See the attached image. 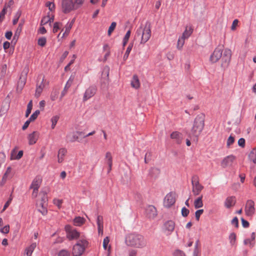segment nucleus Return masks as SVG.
<instances>
[{"instance_id":"obj_17","label":"nucleus","mask_w":256,"mask_h":256,"mask_svg":"<svg viewBox=\"0 0 256 256\" xmlns=\"http://www.w3.org/2000/svg\"><path fill=\"white\" fill-rule=\"evenodd\" d=\"M146 216L150 219H154L157 216L156 209L153 206H148L146 210Z\"/></svg>"},{"instance_id":"obj_36","label":"nucleus","mask_w":256,"mask_h":256,"mask_svg":"<svg viewBox=\"0 0 256 256\" xmlns=\"http://www.w3.org/2000/svg\"><path fill=\"white\" fill-rule=\"evenodd\" d=\"M54 21V16H52V17L50 16H44L42 20H41V24L42 25H44L46 24L48 22H51Z\"/></svg>"},{"instance_id":"obj_20","label":"nucleus","mask_w":256,"mask_h":256,"mask_svg":"<svg viewBox=\"0 0 256 256\" xmlns=\"http://www.w3.org/2000/svg\"><path fill=\"white\" fill-rule=\"evenodd\" d=\"M23 156V151L20 150L17 154V148H14L10 154V159L11 160H20Z\"/></svg>"},{"instance_id":"obj_53","label":"nucleus","mask_w":256,"mask_h":256,"mask_svg":"<svg viewBox=\"0 0 256 256\" xmlns=\"http://www.w3.org/2000/svg\"><path fill=\"white\" fill-rule=\"evenodd\" d=\"M70 86V84H68V82L67 84H66V85L64 89V90L62 92L60 98V99H62L65 96V94H66L67 90H68V88H69V87Z\"/></svg>"},{"instance_id":"obj_56","label":"nucleus","mask_w":256,"mask_h":256,"mask_svg":"<svg viewBox=\"0 0 256 256\" xmlns=\"http://www.w3.org/2000/svg\"><path fill=\"white\" fill-rule=\"evenodd\" d=\"M229 238L230 240V244L233 246L235 244L236 240V235L234 233H232L230 235Z\"/></svg>"},{"instance_id":"obj_1","label":"nucleus","mask_w":256,"mask_h":256,"mask_svg":"<svg viewBox=\"0 0 256 256\" xmlns=\"http://www.w3.org/2000/svg\"><path fill=\"white\" fill-rule=\"evenodd\" d=\"M125 242L128 246L142 248L146 246L147 242L144 236L136 233L128 234L125 239Z\"/></svg>"},{"instance_id":"obj_3","label":"nucleus","mask_w":256,"mask_h":256,"mask_svg":"<svg viewBox=\"0 0 256 256\" xmlns=\"http://www.w3.org/2000/svg\"><path fill=\"white\" fill-rule=\"evenodd\" d=\"M204 126V116L203 114L198 115L194 118L192 128V134L198 136L202 132Z\"/></svg>"},{"instance_id":"obj_41","label":"nucleus","mask_w":256,"mask_h":256,"mask_svg":"<svg viewBox=\"0 0 256 256\" xmlns=\"http://www.w3.org/2000/svg\"><path fill=\"white\" fill-rule=\"evenodd\" d=\"M58 94H59V91L58 90H53L50 94L51 100L52 101L56 100L58 97Z\"/></svg>"},{"instance_id":"obj_64","label":"nucleus","mask_w":256,"mask_h":256,"mask_svg":"<svg viewBox=\"0 0 256 256\" xmlns=\"http://www.w3.org/2000/svg\"><path fill=\"white\" fill-rule=\"evenodd\" d=\"M174 256H186V255L182 251L176 250L174 252Z\"/></svg>"},{"instance_id":"obj_44","label":"nucleus","mask_w":256,"mask_h":256,"mask_svg":"<svg viewBox=\"0 0 256 256\" xmlns=\"http://www.w3.org/2000/svg\"><path fill=\"white\" fill-rule=\"evenodd\" d=\"M130 34H131L130 30H128L126 32V35L124 36V39H123V46H124L128 42V41L129 38L130 37Z\"/></svg>"},{"instance_id":"obj_13","label":"nucleus","mask_w":256,"mask_h":256,"mask_svg":"<svg viewBox=\"0 0 256 256\" xmlns=\"http://www.w3.org/2000/svg\"><path fill=\"white\" fill-rule=\"evenodd\" d=\"M246 214L248 216H252L255 212L254 202L252 200H248L244 208Z\"/></svg>"},{"instance_id":"obj_30","label":"nucleus","mask_w":256,"mask_h":256,"mask_svg":"<svg viewBox=\"0 0 256 256\" xmlns=\"http://www.w3.org/2000/svg\"><path fill=\"white\" fill-rule=\"evenodd\" d=\"M85 221L86 220L84 218L78 216L74 220V224L76 226H80L83 224Z\"/></svg>"},{"instance_id":"obj_34","label":"nucleus","mask_w":256,"mask_h":256,"mask_svg":"<svg viewBox=\"0 0 256 256\" xmlns=\"http://www.w3.org/2000/svg\"><path fill=\"white\" fill-rule=\"evenodd\" d=\"M202 198V196H200L198 197L194 200V205L195 208H202L203 206Z\"/></svg>"},{"instance_id":"obj_35","label":"nucleus","mask_w":256,"mask_h":256,"mask_svg":"<svg viewBox=\"0 0 256 256\" xmlns=\"http://www.w3.org/2000/svg\"><path fill=\"white\" fill-rule=\"evenodd\" d=\"M106 162L108 166H112V158L111 153L109 152H106Z\"/></svg>"},{"instance_id":"obj_14","label":"nucleus","mask_w":256,"mask_h":256,"mask_svg":"<svg viewBox=\"0 0 256 256\" xmlns=\"http://www.w3.org/2000/svg\"><path fill=\"white\" fill-rule=\"evenodd\" d=\"M222 50L220 47L216 48L210 55V60L212 63L217 62L222 56Z\"/></svg>"},{"instance_id":"obj_42","label":"nucleus","mask_w":256,"mask_h":256,"mask_svg":"<svg viewBox=\"0 0 256 256\" xmlns=\"http://www.w3.org/2000/svg\"><path fill=\"white\" fill-rule=\"evenodd\" d=\"M32 108V102L30 100L27 106V109L26 112V117H28L31 112Z\"/></svg>"},{"instance_id":"obj_19","label":"nucleus","mask_w":256,"mask_h":256,"mask_svg":"<svg viewBox=\"0 0 256 256\" xmlns=\"http://www.w3.org/2000/svg\"><path fill=\"white\" fill-rule=\"evenodd\" d=\"M170 138L174 140L177 144H180L182 142L183 136L180 132L176 131L171 134Z\"/></svg>"},{"instance_id":"obj_46","label":"nucleus","mask_w":256,"mask_h":256,"mask_svg":"<svg viewBox=\"0 0 256 256\" xmlns=\"http://www.w3.org/2000/svg\"><path fill=\"white\" fill-rule=\"evenodd\" d=\"M12 198H13V197H12V194H11L10 195V198H9L8 200V201L4 204V208H3V209L2 210L1 212H3L8 208V206L10 204V203H11V202L12 201Z\"/></svg>"},{"instance_id":"obj_25","label":"nucleus","mask_w":256,"mask_h":256,"mask_svg":"<svg viewBox=\"0 0 256 256\" xmlns=\"http://www.w3.org/2000/svg\"><path fill=\"white\" fill-rule=\"evenodd\" d=\"M193 28L191 26H186L185 28V30L183 32L181 36L186 39H188L192 34Z\"/></svg>"},{"instance_id":"obj_32","label":"nucleus","mask_w":256,"mask_h":256,"mask_svg":"<svg viewBox=\"0 0 256 256\" xmlns=\"http://www.w3.org/2000/svg\"><path fill=\"white\" fill-rule=\"evenodd\" d=\"M160 174V170L158 168H152L150 170V176L154 178H156Z\"/></svg>"},{"instance_id":"obj_61","label":"nucleus","mask_w":256,"mask_h":256,"mask_svg":"<svg viewBox=\"0 0 256 256\" xmlns=\"http://www.w3.org/2000/svg\"><path fill=\"white\" fill-rule=\"evenodd\" d=\"M70 253L66 250H63L60 252L58 256H70Z\"/></svg>"},{"instance_id":"obj_24","label":"nucleus","mask_w":256,"mask_h":256,"mask_svg":"<svg viewBox=\"0 0 256 256\" xmlns=\"http://www.w3.org/2000/svg\"><path fill=\"white\" fill-rule=\"evenodd\" d=\"M96 223L98 225V232L99 234H103V218L102 216H97Z\"/></svg>"},{"instance_id":"obj_11","label":"nucleus","mask_w":256,"mask_h":256,"mask_svg":"<svg viewBox=\"0 0 256 256\" xmlns=\"http://www.w3.org/2000/svg\"><path fill=\"white\" fill-rule=\"evenodd\" d=\"M176 194L174 192H170L164 198V206L170 208L176 202Z\"/></svg>"},{"instance_id":"obj_31","label":"nucleus","mask_w":256,"mask_h":256,"mask_svg":"<svg viewBox=\"0 0 256 256\" xmlns=\"http://www.w3.org/2000/svg\"><path fill=\"white\" fill-rule=\"evenodd\" d=\"M74 20H73L70 23L67 24L66 26L65 31L62 34V38L64 36H67L68 34L70 32V30L72 28V25L74 23Z\"/></svg>"},{"instance_id":"obj_4","label":"nucleus","mask_w":256,"mask_h":256,"mask_svg":"<svg viewBox=\"0 0 256 256\" xmlns=\"http://www.w3.org/2000/svg\"><path fill=\"white\" fill-rule=\"evenodd\" d=\"M88 244V242L86 240H79L73 246L72 254L74 256H80L84 252Z\"/></svg>"},{"instance_id":"obj_59","label":"nucleus","mask_w":256,"mask_h":256,"mask_svg":"<svg viewBox=\"0 0 256 256\" xmlns=\"http://www.w3.org/2000/svg\"><path fill=\"white\" fill-rule=\"evenodd\" d=\"M22 24H18V28H17V29L16 30L14 38H15L16 36H18L20 35V33L22 32Z\"/></svg>"},{"instance_id":"obj_45","label":"nucleus","mask_w":256,"mask_h":256,"mask_svg":"<svg viewBox=\"0 0 256 256\" xmlns=\"http://www.w3.org/2000/svg\"><path fill=\"white\" fill-rule=\"evenodd\" d=\"M116 22H112L110 26L108 31V36H110L112 34V33L113 32V31L116 28Z\"/></svg>"},{"instance_id":"obj_43","label":"nucleus","mask_w":256,"mask_h":256,"mask_svg":"<svg viewBox=\"0 0 256 256\" xmlns=\"http://www.w3.org/2000/svg\"><path fill=\"white\" fill-rule=\"evenodd\" d=\"M58 119H59V116H54L50 120L52 122V129L54 128Z\"/></svg>"},{"instance_id":"obj_29","label":"nucleus","mask_w":256,"mask_h":256,"mask_svg":"<svg viewBox=\"0 0 256 256\" xmlns=\"http://www.w3.org/2000/svg\"><path fill=\"white\" fill-rule=\"evenodd\" d=\"M36 246V242H34L30 244L28 247L26 248L25 250L26 254L27 256H31L33 251Z\"/></svg>"},{"instance_id":"obj_16","label":"nucleus","mask_w":256,"mask_h":256,"mask_svg":"<svg viewBox=\"0 0 256 256\" xmlns=\"http://www.w3.org/2000/svg\"><path fill=\"white\" fill-rule=\"evenodd\" d=\"M82 134V132H70L66 136V140L68 142H74L78 141L79 136Z\"/></svg>"},{"instance_id":"obj_21","label":"nucleus","mask_w":256,"mask_h":256,"mask_svg":"<svg viewBox=\"0 0 256 256\" xmlns=\"http://www.w3.org/2000/svg\"><path fill=\"white\" fill-rule=\"evenodd\" d=\"M236 202V198L235 196H231L228 197L224 202V206L228 208H230L232 206H234Z\"/></svg>"},{"instance_id":"obj_37","label":"nucleus","mask_w":256,"mask_h":256,"mask_svg":"<svg viewBox=\"0 0 256 256\" xmlns=\"http://www.w3.org/2000/svg\"><path fill=\"white\" fill-rule=\"evenodd\" d=\"M250 160L254 163L256 164V148H254L248 155Z\"/></svg>"},{"instance_id":"obj_40","label":"nucleus","mask_w":256,"mask_h":256,"mask_svg":"<svg viewBox=\"0 0 256 256\" xmlns=\"http://www.w3.org/2000/svg\"><path fill=\"white\" fill-rule=\"evenodd\" d=\"M132 46H133V44H130L128 45V47L127 48L126 52L123 58H124V60H126L128 58L130 53L132 49Z\"/></svg>"},{"instance_id":"obj_62","label":"nucleus","mask_w":256,"mask_h":256,"mask_svg":"<svg viewBox=\"0 0 256 256\" xmlns=\"http://www.w3.org/2000/svg\"><path fill=\"white\" fill-rule=\"evenodd\" d=\"M43 90L41 88V87H38L36 86V90L35 96L38 98L40 96L41 93L42 92Z\"/></svg>"},{"instance_id":"obj_18","label":"nucleus","mask_w":256,"mask_h":256,"mask_svg":"<svg viewBox=\"0 0 256 256\" xmlns=\"http://www.w3.org/2000/svg\"><path fill=\"white\" fill-rule=\"evenodd\" d=\"M40 134L36 131H34L32 133L29 134L28 136V144L30 145H32L35 144L38 139Z\"/></svg>"},{"instance_id":"obj_39","label":"nucleus","mask_w":256,"mask_h":256,"mask_svg":"<svg viewBox=\"0 0 256 256\" xmlns=\"http://www.w3.org/2000/svg\"><path fill=\"white\" fill-rule=\"evenodd\" d=\"M40 202L47 203L48 198L46 192L42 191L40 192Z\"/></svg>"},{"instance_id":"obj_60","label":"nucleus","mask_w":256,"mask_h":256,"mask_svg":"<svg viewBox=\"0 0 256 256\" xmlns=\"http://www.w3.org/2000/svg\"><path fill=\"white\" fill-rule=\"evenodd\" d=\"M203 212H204V210L202 209L198 210L196 212L195 216H196V220L198 221L199 220L200 216H201V214H202Z\"/></svg>"},{"instance_id":"obj_6","label":"nucleus","mask_w":256,"mask_h":256,"mask_svg":"<svg viewBox=\"0 0 256 256\" xmlns=\"http://www.w3.org/2000/svg\"><path fill=\"white\" fill-rule=\"evenodd\" d=\"M192 192L194 196L200 194L204 186L200 184L198 178L197 176H192Z\"/></svg>"},{"instance_id":"obj_15","label":"nucleus","mask_w":256,"mask_h":256,"mask_svg":"<svg viewBox=\"0 0 256 256\" xmlns=\"http://www.w3.org/2000/svg\"><path fill=\"white\" fill-rule=\"evenodd\" d=\"M96 88L94 86L88 87L85 91L83 96V101L86 102L92 97L96 93Z\"/></svg>"},{"instance_id":"obj_22","label":"nucleus","mask_w":256,"mask_h":256,"mask_svg":"<svg viewBox=\"0 0 256 256\" xmlns=\"http://www.w3.org/2000/svg\"><path fill=\"white\" fill-rule=\"evenodd\" d=\"M67 153V150L65 148H60L58 150V162L62 163L64 162V157Z\"/></svg>"},{"instance_id":"obj_52","label":"nucleus","mask_w":256,"mask_h":256,"mask_svg":"<svg viewBox=\"0 0 256 256\" xmlns=\"http://www.w3.org/2000/svg\"><path fill=\"white\" fill-rule=\"evenodd\" d=\"M74 2L77 10L84 4V0H74Z\"/></svg>"},{"instance_id":"obj_58","label":"nucleus","mask_w":256,"mask_h":256,"mask_svg":"<svg viewBox=\"0 0 256 256\" xmlns=\"http://www.w3.org/2000/svg\"><path fill=\"white\" fill-rule=\"evenodd\" d=\"M6 11L7 10L6 9V8H4L0 12V22L4 20L5 14L6 13Z\"/></svg>"},{"instance_id":"obj_9","label":"nucleus","mask_w":256,"mask_h":256,"mask_svg":"<svg viewBox=\"0 0 256 256\" xmlns=\"http://www.w3.org/2000/svg\"><path fill=\"white\" fill-rule=\"evenodd\" d=\"M175 228V222L171 220L166 222L162 228L163 232L168 236L172 234Z\"/></svg>"},{"instance_id":"obj_63","label":"nucleus","mask_w":256,"mask_h":256,"mask_svg":"<svg viewBox=\"0 0 256 256\" xmlns=\"http://www.w3.org/2000/svg\"><path fill=\"white\" fill-rule=\"evenodd\" d=\"M189 212V210L185 207L182 208V214L184 217H186L188 216Z\"/></svg>"},{"instance_id":"obj_51","label":"nucleus","mask_w":256,"mask_h":256,"mask_svg":"<svg viewBox=\"0 0 256 256\" xmlns=\"http://www.w3.org/2000/svg\"><path fill=\"white\" fill-rule=\"evenodd\" d=\"M234 142V138L232 136H230L226 142V146L230 148V146Z\"/></svg>"},{"instance_id":"obj_5","label":"nucleus","mask_w":256,"mask_h":256,"mask_svg":"<svg viewBox=\"0 0 256 256\" xmlns=\"http://www.w3.org/2000/svg\"><path fill=\"white\" fill-rule=\"evenodd\" d=\"M76 6L73 0H62L61 8L62 12L64 14L70 13L72 10H76Z\"/></svg>"},{"instance_id":"obj_12","label":"nucleus","mask_w":256,"mask_h":256,"mask_svg":"<svg viewBox=\"0 0 256 256\" xmlns=\"http://www.w3.org/2000/svg\"><path fill=\"white\" fill-rule=\"evenodd\" d=\"M222 57V66H228L231 60V50L228 48H225L224 51L223 55Z\"/></svg>"},{"instance_id":"obj_49","label":"nucleus","mask_w":256,"mask_h":256,"mask_svg":"<svg viewBox=\"0 0 256 256\" xmlns=\"http://www.w3.org/2000/svg\"><path fill=\"white\" fill-rule=\"evenodd\" d=\"M62 26V24L58 22H56L54 24L53 28V32H56Z\"/></svg>"},{"instance_id":"obj_23","label":"nucleus","mask_w":256,"mask_h":256,"mask_svg":"<svg viewBox=\"0 0 256 256\" xmlns=\"http://www.w3.org/2000/svg\"><path fill=\"white\" fill-rule=\"evenodd\" d=\"M38 211L44 216L46 214L48 211L46 209L47 203L38 202L37 204Z\"/></svg>"},{"instance_id":"obj_38","label":"nucleus","mask_w":256,"mask_h":256,"mask_svg":"<svg viewBox=\"0 0 256 256\" xmlns=\"http://www.w3.org/2000/svg\"><path fill=\"white\" fill-rule=\"evenodd\" d=\"M9 104H6L4 105H2L0 110V116H2L4 115L9 109Z\"/></svg>"},{"instance_id":"obj_57","label":"nucleus","mask_w":256,"mask_h":256,"mask_svg":"<svg viewBox=\"0 0 256 256\" xmlns=\"http://www.w3.org/2000/svg\"><path fill=\"white\" fill-rule=\"evenodd\" d=\"M110 242V240L108 236L106 237L103 241V247L104 250H107L108 247V244Z\"/></svg>"},{"instance_id":"obj_55","label":"nucleus","mask_w":256,"mask_h":256,"mask_svg":"<svg viewBox=\"0 0 256 256\" xmlns=\"http://www.w3.org/2000/svg\"><path fill=\"white\" fill-rule=\"evenodd\" d=\"M46 38L42 37L38 40V44L41 46H44L46 45Z\"/></svg>"},{"instance_id":"obj_26","label":"nucleus","mask_w":256,"mask_h":256,"mask_svg":"<svg viewBox=\"0 0 256 256\" xmlns=\"http://www.w3.org/2000/svg\"><path fill=\"white\" fill-rule=\"evenodd\" d=\"M130 84L131 86L135 89H138L140 87V84L138 76H133Z\"/></svg>"},{"instance_id":"obj_2","label":"nucleus","mask_w":256,"mask_h":256,"mask_svg":"<svg viewBox=\"0 0 256 256\" xmlns=\"http://www.w3.org/2000/svg\"><path fill=\"white\" fill-rule=\"evenodd\" d=\"M151 26L149 22H146L144 26L140 27L136 30V34L141 36L140 44L147 42L151 36Z\"/></svg>"},{"instance_id":"obj_10","label":"nucleus","mask_w":256,"mask_h":256,"mask_svg":"<svg viewBox=\"0 0 256 256\" xmlns=\"http://www.w3.org/2000/svg\"><path fill=\"white\" fill-rule=\"evenodd\" d=\"M236 160V156L230 154L224 157L222 160L220 166L223 168L231 167Z\"/></svg>"},{"instance_id":"obj_27","label":"nucleus","mask_w":256,"mask_h":256,"mask_svg":"<svg viewBox=\"0 0 256 256\" xmlns=\"http://www.w3.org/2000/svg\"><path fill=\"white\" fill-rule=\"evenodd\" d=\"M46 84V80L43 75L40 74L38 78L37 85L38 87H41L42 89H44Z\"/></svg>"},{"instance_id":"obj_8","label":"nucleus","mask_w":256,"mask_h":256,"mask_svg":"<svg viewBox=\"0 0 256 256\" xmlns=\"http://www.w3.org/2000/svg\"><path fill=\"white\" fill-rule=\"evenodd\" d=\"M28 72V68H25L21 74L19 80L18 82V86L16 88V90L18 92H21L26 84Z\"/></svg>"},{"instance_id":"obj_47","label":"nucleus","mask_w":256,"mask_h":256,"mask_svg":"<svg viewBox=\"0 0 256 256\" xmlns=\"http://www.w3.org/2000/svg\"><path fill=\"white\" fill-rule=\"evenodd\" d=\"M11 172H12L11 168L8 167L6 169V172L4 173V175L3 176V177H4V178H6L8 180L10 178H11L12 177V176L11 174Z\"/></svg>"},{"instance_id":"obj_50","label":"nucleus","mask_w":256,"mask_h":256,"mask_svg":"<svg viewBox=\"0 0 256 256\" xmlns=\"http://www.w3.org/2000/svg\"><path fill=\"white\" fill-rule=\"evenodd\" d=\"M40 113V112L39 110H36L30 116V120H32V122L34 121L36 119L38 116L39 115Z\"/></svg>"},{"instance_id":"obj_33","label":"nucleus","mask_w":256,"mask_h":256,"mask_svg":"<svg viewBox=\"0 0 256 256\" xmlns=\"http://www.w3.org/2000/svg\"><path fill=\"white\" fill-rule=\"evenodd\" d=\"M186 40V38H182V36H180L179 37V38L178 40V42H177V44H176L177 49H178V50H182V49L184 44Z\"/></svg>"},{"instance_id":"obj_28","label":"nucleus","mask_w":256,"mask_h":256,"mask_svg":"<svg viewBox=\"0 0 256 256\" xmlns=\"http://www.w3.org/2000/svg\"><path fill=\"white\" fill-rule=\"evenodd\" d=\"M40 184L41 180L39 178H36L32 180L30 188L32 189H34L36 190H38Z\"/></svg>"},{"instance_id":"obj_54","label":"nucleus","mask_w":256,"mask_h":256,"mask_svg":"<svg viewBox=\"0 0 256 256\" xmlns=\"http://www.w3.org/2000/svg\"><path fill=\"white\" fill-rule=\"evenodd\" d=\"M53 202L54 204L58 207V209L61 208L62 204V200L54 198L53 200Z\"/></svg>"},{"instance_id":"obj_7","label":"nucleus","mask_w":256,"mask_h":256,"mask_svg":"<svg viewBox=\"0 0 256 256\" xmlns=\"http://www.w3.org/2000/svg\"><path fill=\"white\" fill-rule=\"evenodd\" d=\"M64 229L66 233V237L69 240H76L80 237V232L70 226H66Z\"/></svg>"},{"instance_id":"obj_48","label":"nucleus","mask_w":256,"mask_h":256,"mask_svg":"<svg viewBox=\"0 0 256 256\" xmlns=\"http://www.w3.org/2000/svg\"><path fill=\"white\" fill-rule=\"evenodd\" d=\"M21 14H22V12L20 10H18L16 12V14L14 16V18L12 20L13 24L15 25L17 24V22H18V19L21 16Z\"/></svg>"}]
</instances>
